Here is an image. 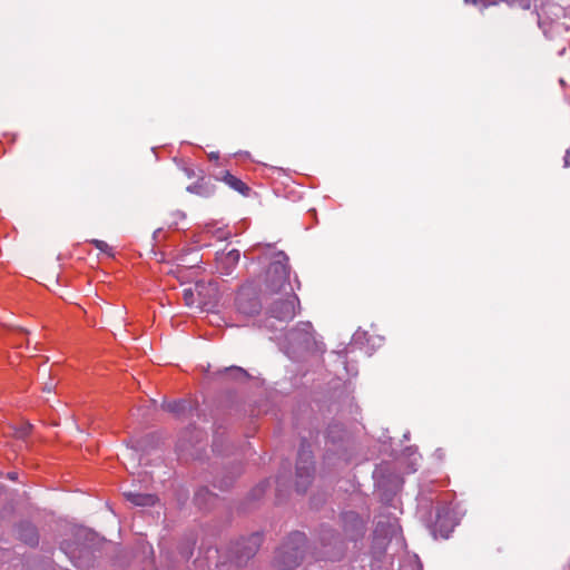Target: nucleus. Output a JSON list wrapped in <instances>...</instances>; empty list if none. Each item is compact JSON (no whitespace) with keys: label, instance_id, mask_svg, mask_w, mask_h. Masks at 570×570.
Instances as JSON below:
<instances>
[{"label":"nucleus","instance_id":"1","mask_svg":"<svg viewBox=\"0 0 570 570\" xmlns=\"http://www.w3.org/2000/svg\"><path fill=\"white\" fill-rule=\"evenodd\" d=\"M288 256L284 252H277L273 256L265 275V292L276 294L289 286Z\"/></svg>","mask_w":570,"mask_h":570},{"label":"nucleus","instance_id":"2","mask_svg":"<svg viewBox=\"0 0 570 570\" xmlns=\"http://www.w3.org/2000/svg\"><path fill=\"white\" fill-rule=\"evenodd\" d=\"M299 309V299L294 293L287 294L283 299L276 301L271 307L273 317L279 321H292Z\"/></svg>","mask_w":570,"mask_h":570},{"label":"nucleus","instance_id":"3","mask_svg":"<svg viewBox=\"0 0 570 570\" xmlns=\"http://www.w3.org/2000/svg\"><path fill=\"white\" fill-rule=\"evenodd\" d=\"M313 472L314 465L312 461V453L309 451L302 450L299 452L296 466L297 487L299 490L305 491V485L309 483Z\"/></svg>","mask_w":570,"mask_h":570},{"label":"nucleus","instance_id":"4","mask_svg":"<svg viewBox=\"0 0 570 570\" xmlns=\"http://www.w3.org/2000/svg\"><path fill=\"white\" fill-rule=\"evenodd\" d=\"M301 559L302 553L298 547L288 551L287 546H284L277 551L275 563L279 570H293L299 564Z\"/></svg>","mask_w":570,"mask_h":570},{"label":"nucleus","instance_id":"5","mask_svg":"<svg viewBox=\"0 0 570 570\" xmlns=\"http://www.w3.org/2000/svg\"><path fill=\"white\" fill-rule=\"evenodd\" d=\"M214 177L216 180L223 181L230 189L239 193L245 197L249 196L250 194L249 186L246 183H244L240 178L230 174L228 170H220Z\"/></svg>","mask_w":570,"mask_h":570},{"label":"nucleus","instance_id":"6","mask_svg":"<svg viewBox=\"0 0 570 570\" xmlns=\"http://www.w3.org/2000/svg\"><path fill=\"white\" fill-rule=\"evenodd\" d=\"M246 296H247V287L243 286L240 288L239 293L237 294V298H236L238 312L244 315H247V316H253V315L258 314L261 311V304L257 301V298L253 297V298L246 299Z\"/></svg>","mask_w":570,"mask_h":570},{"label":"nucleus","instance_id":"7","mask_svg":"<svg viewBox=\"0 0 570 570\" xmlns=\"http://www.w3.org/2000/svg\"><path fill=\"white\" fill-rule=\"evenodd\" d=\"M240 254L237 249H232L218 258L219 269L223 274H229L239 261Z\"/></svg>","mask_w":570,"mask_h":570},{"label":"nucleus","instance_id":"8","mask_svg":"<svg viewBox=\"0 0 570 570\" xmlns=\"http://www.w3.org/2000/svg\"><path fill=\"white\" fill-rule=\"evenodd\" d=\"M124 495L129 502L138 507H150L157 501L154 494L148 493L125 492Z\"/></svg>","mask_w":570,"mask_h":570},{"label":"nucleus","instance_id":"9","mask_svg":"<svg viewBox=\"0 0 570 570\" xmlns=\"http://www.w3.org/2000/svg\"><path fill=\"white\" fill-rule=\"evenodd\" d=\"M186 405V401L183 400L171 401L163 404L165 410L177 415L185 411Z\"/></svg>","mask_w":570,"mask_h":570},{"label":"nucleus","instance_id":"10","mask_svg":"<svg viewBox=\"0 0 570 570\" xmlns=\"http://www.w3.org/2000/svg\"><path fill=\"white\" fill-rule=\"evenodd\" d=\"M90 243L100 252L106 253L107 255L111 256V247L104 240L100 239H92Z\"/></svg>","mask_w":570,"mask_h":570},{"label":"nucleus","instance_id":"11","mask_svg":"<svg viewBox=\"0 0 570 570\" xmlns=\"http://www.w3.org/2000/svg\"><path fill=\"white\" fill-rule=\"evenodd\" d=\"M205 234H213L216 236L217 239H226L229 235V232H227L226 229L224 228H217V229H213V227H207L205 229Z\"/></svg>","mask_w":570,"mask_h":570},{"label":"nucleus","instance_id":"12","mask_svg":"<svg viewBox=\"0 0 570 570\" xmlns=\"http://www.w3.org/2000/svg\"><path fill=\"white\" fill-rule=\"evenodd\" d=\"M499 0H465V2H472L473 4H482L483 7L497 4Z\"/></svg>","mask_w":570,"mask_h":570},{"label":"nucleus","instance_id":"13","mask_svg":"<svg viewBox=\"0 0 570 570\" xmlns=\"http://www.w3.org/2000/svg\"><path fill=\"white\" fill-rule=\"evenodd\" d=\"M304 539H305L304 534L299 533V532H296L292 535V541H294L295 543H303Z\"/></svg>","mask_w":570,"mask_h":570},{"label":"nucleus","instance_id":"14","mask_svg":"<svg viewBox=\"0 0 570 570\" xmlns=\"http://www.w3.org/2000/svg\"><path fill=\"white\" fill-rule=\"evenodd\" d=\"M8 479L12 480V481H16L18 479V473L17 472H9L7 474Z\"/></svg>","mask_w":570,"mask_h":570},{"label":"nucleus","instance_id":"15","mask_svg":"<svg viewBox=\"0 0 570 570\" xmlns=\"http://www.w3.org/2000/svg\"><path fill=\"white\" fill-rule=\"evenodd\" d=\"M209 159H218V155H216V154H210V155H209Z\"/></svg>","mask_w":570,"mask_h":570},{"label":"nucleus","instance_id":"16","mask_svg":"<svg viewBox=\"0 0 570 570\" xmlns=\"http://www.w3.org/2000/svg\"><path fill=\"white\" fill-rule=\"evenodd\" d=\"M188 294H190V295H191L190 291H189V289H185V291H184V295H185V297H187V295H188Z\"/></svg>","mask_w":570,"mask_h":570}]
</instances>
